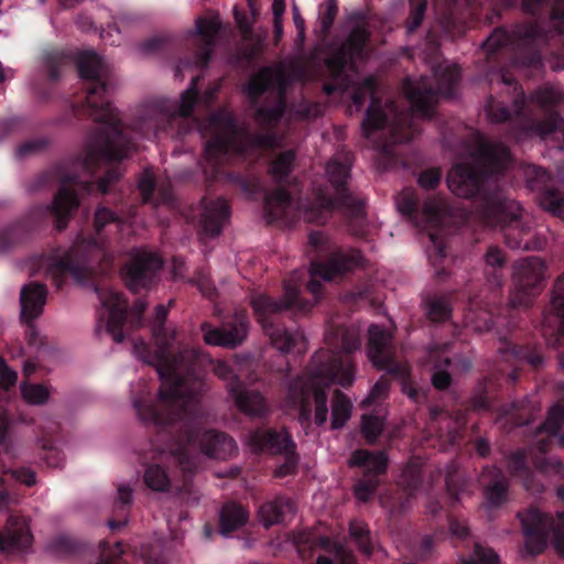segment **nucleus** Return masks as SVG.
Wrapping results in <instances>:
<instances>
[{"instance_id":"nucleus-22","label":"nucleus","mask_w":564,"mask_h":564,"mask_svg":"<svg viewBox=\"0 0 564 564\" xmlns=\"http://www.w3.org/2000/svg\"><path fill=\"white\" fill-rule=\"evenodd\" d=\"M521 172L528 187L539 193L541 207L564 220V198L553 192L547 172L529 163L521 165Z\"/></svg>"},{"instance_id":"nucleus-5","label":"nucleus","mask_w":564,"mask_h":564,"mask_svg":"<svg viewBox=\"0 0 564 564\" xmlns=\"http://www.w3.org/2000/svg\"><path fill=\"white\" fill-rule=\"evenodd\" d=\"M199 130L207 138L205 159L212 165L223 164L235 156H246L260 148L278 145L272 135L251 138L225 109L213 113L199 126Z\"/></svg>"},{"instance_id":"nucleus-1","label":"nucleus","mask_w":564,"mask_h":564,"mask_svg":"<svg viewBox=\"0 0 564 564\" xmlns=\"http://www.w3.org/2000/svg\"><path fill=\"white\" fill-rule=\"evenodd\" d=\"M166 316L167 308L158 305L152 322L154 351H150L142 339H132L134 356L155 368L161 386L154 394L149 382L139 379L131 384L130 401L138 421L156 430L197 417L198 398L205 389L203 378L196 371L204 358L183 346L176 329L164 325Z\"/></svg>"},{"instance_id":"nucleus-31","label":"nucleus","mask_w":564,"mask_h":564,"mask_svg":"<svg viewBox=\"0 0 564 564\" xmlns=\"http://www.w3.org/2000/svg\"><path fill=\"white\" fill-rule=\"evenodd\" d=\"M481 177L474 169L457 164L447 175V185L456 196L469 198L480 189Z\"/></svg>"},{"instance_id":"nucleus-20","label":"nucleus","mask_w":564,"mask_h":564,"mask_svg":"<svg viewBox=\"0 0 564 564\" xmlns=\"http://www.w3.org/2000/svg\"><path fill=\"white\" fill-rule=\"evenodd\" d=\"M248 444L254 451H269L272 453H284V463L275 469V476L283 477L294 471L297 465V457L293 453V441L284 430H258L249 434Z\"/></svg>"},{"instance_id":"nucleus-64","label":"nucleus","mask_w":564,"mask_h":564,"mask_svg":"<svg viewBox=\"0 0 564 564\" xmlns=\"http://www.w3.org/2000/svg\"><path fill=\"white\" fill-rule=\"evenodd\" d=\"M551 23L557 32H564V0H557L554 4Z\"/></svg>"},{"instance_id":"nucleus-33","label":"nucleus","mask_w":564,"mask_h":564,"mask_svg":"<svg viewBox=\"0 0 564 564\" xmlns=\"http://www.w3.org/2000/svg\"><path fill=\"white\" fill-rule=\"evenodd\" d=\"M349 464L365 469V477L375 478V476L384 473L387 468V457L383 452L370 453L368 451H356Z\"/></svg>"},{"instance_id":"nucleus-21","label":"nucleus","mask_w":564,"mask_h":564,"mask_svg":"<svg viewBox=\"0 0 564 564\" xmlns=\"http://www.w3.org/2000/svg\"><path fill=\"white\" fill-rule=\"evenodd\" d=\"M368 334L367 356L373 366L389 373L405 376L408 366L394 359L391 333L378 325H371Z\"/></svg>"},{"instance_id":"nucleus-55","label":"nucleus","mask_w":564,"mask_h":564,"mask_svg":"<svg viewBox=\"0 0 564 564\" xmlns=\"http://www.w3.org/2000/svg\"><path fill=\"white\" fill-rule=\"evenodd\" d=\"M416 206V197L412 189L402 191L397 197V207L403 215L411 216Z\"/></svg>"},{"instance_id":"nucleus-60","label":"nucleus","mask_w":564,"mask_h":564,"mask_svg":"<svg viewBox=\"0 0 564 564\" xmlns=\"http://www.w3.org/2000/svg\"><path fill=\"white\" fill-rule=\"evenodd\" d=\"M388 390H389L388 382L383 379L379 380L373 386V388L371 389V391L369 392L367 398L362 401V404L370 405V404L375 403L376 401H378L379 399L384 397L387 394Z\"/></svg>"},{"instance_id":"nucleus-9","label":"nucleus","mask_w":564,"mask_h":564,"mask_svg":"<svg viewBox=\"0 0 564 564\" xmlns=\"http://www.w3.org/2000/svg\"><path fill=\"white\" fill-rule=\"evenodd\" d=\"M459 69L455 64L444 62L434 68L437 87L433 88L427 78L408 79L404 93L412 105L415 116L427 117L432 113L438 95L451 96L459 79Z\"/></svg>"},{"instance_id":"nucleus-48","label":"nucleus","mask_w":564,"mask_h":564,"mask_svg":"<svg viewBox=\"0 0 564 564\" xmlns=\"http://www.w3.org/2000/svg\"><path fill=\"white\" fill-rule=\"evenodd\" d=\"M410 17L406 24L409 32H414L422 23L425 10L426 0H410Z\"/></svg>"},{"instance_id":"nucleus-61","label":"nucleus","mask_w":564,"mask_h":564,"mask_svg":"<svg viewBox=\"0 0 564 564\" xmlns=\"http://www.w3.org/2000/svg\"><path fill=\"white\" fill-rule=\"evenodd\" d=\"M6 473H10L17 481L25 486H33L36 482L35 473L30 468H19L7 470Z\"/></svg>"},{"instance_id":"nucleus-57","label":"nucleus","mask_w":564,"mask_h":564,"mask_svg":"<svg viewBox=\"0 0 564 564\" xmlns=\"http://www.w3.org/2000/svg\"><path fill=\"white\" fill-rule=\"evenodd\" d=\"M375 478L364 477L355 487V495L358 500L367 501L377 488Z\"/></svg>"},{"instance_id":"nucleus-2","label":"nucleus","mask_w":564,"mask_h":564,"mask_svg":"<svg viewBox=\"0 0 564 564\" xmlns=\"http://www.w3.org/2000/svg\"><path fill=\"white\" fill-rule=\"evenodd\" d=\"M77 67L80 78L89 83L86 87V110L99 123L98 132L89 138L84 158L54 166L36 175L29 185V191L35 192L53 181L61 183L62 187L50 206L58 229L66 227L73 212L79 206L78 197L69 185L89 192L95 164L101 158L121 160L129 151V141L121 133L118 116L110 101L116 85L110 65L95 52H83L77 58Z\"/></svg>"},{"instance_id":"nucleus-26","label":"nucleus","mask_w":564,"mask_h":564,"mask_svg":"<svg viewBox=\"0 0 564 564\" xmlns=\"http://www.w3.org/2000/svg\"><path fill=\"white\" fill-rule=\"evenodd\" d=\"M220 28L221 23L217 15H204L196 19L195 28L189 33L197 46L194 62L196 66H205L209 61Z\"/></svg>"},{"instance_id":"nucleus-43","label":"nucleus","mask_w":564,"mask_h":564,"mask_svg":"<svg viewBox=\"0 0 564 564\" xmlns=\"http://www.w3.org/2000/svg\"><path fill=\"white\" fill-rule=\"evenodd\" d=\"M350 536L357 542L359 549L365 554H370L373 550L372 543L369 538V530L361 521L354 520L349 524Z\"/></svg>"},{"instance_id":"nucleus-40","label":"nucleus","mask_w":564,"mask_h":564,"mask_svg":"<svg viewBox=\"0 0 564 564\" xmlns=\"http://www.w3.org/2000/svg\"><path fill=\"white\" fill-rule=\"evenodd\" d=\"M351 409L350 400L343 392L336 391L333 397L332 426L343 427L350 417Z\"/></svg>"},{"instance_id":"nucleus-52","label":"nucleus","mask_w":564,"mask_h":564,"mask_svg":"<svg viewBox=\"0 0 564 564\" xmlns=\"http://www.w3.org/2000/svg\"><path fill=\"white\" fill-rule=\"evenodd\" d=\"M430 246L426 249L429 259L433 265H436L444 257V241L443 238L436 232H430Z\"/></svg>"},{"instance_id":"nucleus-24","label":"nucleus","mask_w":564,"mask_h":564,"mask_svg":"<svg viewBox=\"0 0 564 564\" xmlns=\"http://www.w3.org/2000/svg\"><path fill=\"white\" fill-rule=\"evenodd\" d=\"M204 340L208 345L234 348L245 341L249 332L248 317L243 312H236L220 327L203 324Z\"/></svg>"},{"instance_id":"nucleus-27","label":"nucleus","mask_w":564,"mask_h":564,"mask_svg":"<svg viewBox=\"0 0 564 564\" xmlns=\"http://www.w3.org/2000/svg\"><path fill=\"white\" fill-rule=\"evenodd\" d=\"M29 519L20 514H10L4 532L0 534V551L8 553L25 552L32 545Z\"/></svg>"},{"instance_id":"nucleus-54","label":"nucleus","mask_w":564,"mask_h":564,"mask_svg":"<svg viewBox=\"0 0 564 564\" xmlns=\"http://www.w3.org/2000/svg\"><path fill=\"white\" fill-rule=\"evenodd\" d=\"M466 323L476 332H487L491 328L492 325L490 313H488L487 311L470 313L467 316Z\"/></svg>"},{"instance_id":"nucleus-15","label":"nucleus","mask_w":564,"mask_h":564,"mask_svg":"<svg viewBox=\"0 0 564 564\" xmlns=\"http://www.w3.org/2000/svg\"><path fill=\"white\" fill-rule=\"evenodd\" d=\"M351 154L348 151H338L326 165V176L330 183V189L319 191L316 194L317 210L305 212V219L311 223H324L325 214L335 206L345 203V184L349 177Z\"/></svg>"},{"instance_id":"nucleus-30","label":"nucleus","mask_w":564,"mask_h":564,"mask_svg":"<svg viewBox=\"0 0 564 564\" xmlns=\"http://www.w3.org/2000/svg\"><path fill=\"white\" fill-rule=\"evenodd\" d=\"M47 290L42 283L30 282L20 292V318L23 323L33 322L41 316L46 304Z\"/></svg>"},{"instance_id":"nucleus-3","label":"nucleus","mask_w":564,"mask_h":564,"mask_svg":"<svg viewBox=\"0 0 564 564\" xmlns=\"http://www.w3.org/2000/svg\"><path fill=\"white\" fill-rule=\"evenodd\" d=\"M346 40L335 47L326 59V67L335 84L325 85L326 94L336 89H352V101L357 109L364 105L367 95L371 104L362 122L365 137L373 143L383 155L392 154V145L411 140L414 134L413 122L409 113L399 112L394 102H387L384 108L375 99V79L371 76L359 78L356 62L365 55L369 30L367 21L360 15H351L345 22Z\"/></svg>"},{"instance_id":"nucleus-11","label":"nucleus","mask_w":564,"mask_h":564,"mask_svg":"<svg viewBox=\"0 0 564 564\" xmlns=\"http://www.w3.org/2000/svg\"><path fill=\"white\" fill-rule=\"evenodd\" d=\"M101 258H106L104 239L100 237L78 239L67 251L64 259L55 260L50 264L47 275L57 288L63 285L68 273L82 283L90 272L91 263Z\"/></svg>"},{"instance_id":"nucleus-41","label":"nucleus","mask_w":564,"mask_h":564,"mask_svg":"<svg viewBox=\"0 0 564 564\" xmlns=\"http://www.w3.org/2000/svg\"><path fill=\"white\" fill-rule=\"evenodd\" d=\"M507 490L508 485L503 477L495 479L487 487L485 507L491 509L501 506L507 499Z\"/></svg>"},{"instance_id":"nucleus-12","label":"nucleus","mask_w":564,"mask_h":564,"mask_svg":"<svg viewBox=\"0 0 564 564\" xmlns=\"http://www.w3.org/2000/svg\"><path fill=\"white\" fill-rule=\"evenodd\" d=\"M525 536V547L531 554L541 553L552 540L554 549L564 556V512L549 517L531 508L519 514Z\"/></svg>"},{"instance_id":"nucleus-13","label":"nucleus","mask_w":564,"mask_h":564,"mask_svg":"<svg viewBox=\"0 0 564 564\" xmlns=\"http://www.w3.org/2000/svg\"><path fill=\"white\" fill-rule=\"evenodd\" d=\"M290 82V65L285 63L276 67H264L251 78L247 86V94L253 102H256V99L261 94L268 90H272L275 95L274 105L272 107L257 108V119L261 123L272 124L281 118L284 111L282 93Z\"/></svg>"},{"instance_id":"nucleus-25","label":"nucleus","mask_w":564,"mask_h":564,"mask_svg":"<svg viewBox=\"0 0 564 564\" xmlns=\"http://www.w3.org/2000/svg\"><path fill=\"white\" fill-rule=\"evenodd\" d=\"M542 334L550 345H564V274L556 281L550 306L543 313Z\"/></svg>"},{"instance_id":"nucleus-53","label":"nucleus","mask_w":564,"mask_h":564,"mask_svg":"<svg viewBox=\"0 0 564 564\" xmlns=\"http://www.w3.org/2000/svg\"><path fill=\"white\" fill-rule=\"evenodd\" d=\"M115 225L116 227H121V221L119 218L108 208L99 207L95 213V228L98 235L102 228L107 225Z\"/></svg>"},{"instance_id":"nucleus-39","label":"nucleus","mask_w":564,"mask_h":564,"mask_svg":"<svg viewBox=\"0 0 564 564\" xmlns=\"http://www.w3.org/2000/svg\"><path fill=\"white\" fill-rule=\"evenodd\" d=\"M564 425V406L554 405L541 427V432H545L550 438H554L558 445H564V435L560 433Z\"/></svg>"},{"instance_id":"nucleus-14","label":"nucleus","mask_w":564,"mask_h":564,"mask_svg":"<svg viewBox=\"0 0 564 564\" xmlns=\"http://www.w3.org/2000/svg\"><path fill=\"white\" fill-rule=\"evenodd\" d=\"M214 373L226 382V388L236 405L247 415L260 416L268 410L267 402L257 390H248L243 387L241 379L248 382L258 380L252 372H247L242 364L235 362L231 367L223 360H217L213 368Z\"/></svg>"},{"instance_id":"nucleus-10","label":"nucleus","mask_w":564,"mask_h":564,"mask_svg":"<svg viewBox=\"0 0 564 564\" xmlns=\"http://www.w3.org/2000/svg\"><path fill=\"white\" fill-rule=\"evenodd\" d=\"M199 448L209 458L226 459L236 452L234 440L221 432L207 430L189 433L185 444L173 445L169 453L174 456L184 471H194L198 467L199 455L189 457Z\"/></svg>"},{"instance_id":"nucleus-18","label":"nucleus","mask_w":564,"mask_h":564,"mask_svg":"<svg viewBox=\"0 0 564 564\" xmlns=\"http://www.w3.org/2000/svg\"><path fill=\"white\" fill-rule=\"evenodd\" d=\"M545 279V263L538 257L518 261L512 270L510 304L513 307L528 305L542 289Z\"/></svg>"},{"instance_id":"nucleus-8","label":"nucleus","mask_w":564,"mask_h":564,"mask_svg":"<svg viewBox=\"0 0 564 564\" xmlns=\"http://www.w3.org/2000/svg\"><path fill=\"white\" fill-rule=\"evenodd\" d=\"M197 78L181 94L180 100L158 97L145 101L135 109L131 129L144 137L156 135L166 123L176 117H187L197 104Z\"/></svg>"},{"instance_id":"nucleus-4","label":"nucleus","mask_w":564,"mask_h":564,"mask_svg":"<svg viewBox=\"0 0 564 564\" xmlns=\"http://www.w3.org/2000/svg\"><path fill=\"white\" fill-rule=\"evenodd\" d=\"M325 345L312 357L307 376L289 387L288 398L299 410L302 425L310 422L313 410L315 424H325L329 387L348 388L356 379L357 369L348 354L360 348L359 330L354 326H332L326 333Z\"/></svg>"},{"instance_id":"nucleus-50","label":"nucleus","mask_w":564,"mask_h":564,"mask_svg":"<svg viewBox=\"0 0 564 564\" xmlns=\"http://www.w3.org/2000/svg\"><path fill=\"white\" fill-rule=\"evenodd\" d=\"M451 308L446 299L431 300L427 305V314L432 321H444L449 316Z\"/></svg>"},{"instance_id":"nucleus-45","label":"nucleus","mask_w":564,"mask_h":564,"mask_svg":"<svg viewBox=\"0 0 564 564\" xmlns=\"http://www.w3.org/2000/svg\"><path fill=\"white\" fill-rule=\"evenodd\" d=\"M487 119L492 123H499L510 118V112L506 108L505 102L495 98H489L485 105Z\"/></svg>"},{"instance_id":"nucleus-37","label":"nucleus","mask_w":564,"mask_h":564,"mask_svg":"<svg viewBox=\"0 0 564 564\" xmlns=\"http://www.w3.org/2000/svg\"><path fill=\"white\" fill-rule=\"evenodd\" d=\"M429 362L434 364V373L432 376L433 386L440 390L445 389L451 383L449 373L442 368V364L451 366V359L444 352H438L436 348L427 351Z\"/></svg>"},{"instance_id":"nucleus-34","label":"nucleus","mask_w":564,"mask_h":564,"mask_svg":"<svg viewBox=\"0 0 564 564\" xmlns=\"http://www.w3.org/2000/svg\"><path fill=\"white\" fill-rule=\"evenodd\" d=\"M292 209L293 204L283 189H275L265 197L264 213L270 223L286 219Z\"/></svg>"},{"instance_id":"nucleus-44","label":"nucleus","mask_w":564,"mask_h":564,"mask_svg":"<svg viewBox=\"0 0 564 564\" xmlns=\"http://www.w3.org/2000/svg\"><path fill=\"white\" fill-rule=\"evenodd\" d=\"M294 161L293 151L281 153L272 163L271 174L276 181H282L292 170Z\"/></svg>"},{"instance_id":"nucleus-6","label":"nucleus","mask_w":564,"mask_h":564,"mask_svg":"<svg viewBox=\"0 0 564 564\" xmlns=\"http://www.w3.org/2000/svg\"><path fill=\"white\" fill-rule=\"evenodd\" d=\"M296 288L288 282L281 302L265 294H257L251 299V305L264 334L269 337L273 347L283 354H301L307 348V340L302 329L286 328L273 321V317L284 310H294L302 314L312 310V303L296 302Z\"/></svg>"},{"instance_id":"nucleus-51","label":"nucleus","mask_w":564,"mask_h":564,"mask_svg":"<svg viewBox=\"0 0 564 564\" xmlns=\"http://www.w3.org/2000/svg\"><path fill=\"white\" fill-rule=\"evenodd\" d=\"M338 7L336 0H326L319 9V20L324 32H327L337 15Z\"/></svg>"},{"instance_id":"nucleus-58","label":"nucleus","mask_w":564,"mask_h":564,"mask_svg":"<svg viewBox=\"0 0 564 564\" xmlns=\"http://www.w3.org/2000/svg\"><path fill=\"white\" fill-rule=\"evenodd\" d=\"M509 40V36L507 34L506 31L503 30H496L495 32H492L488 39L484 42V48L488 52V53H494L496 52L499 47L503 46L505 44H507Z\"/></svg>"},{"instance_id":"nucleus-35","label":"nucleus","mask_w":564,"mask_h":564,"mask_svg":"<svg viewBox=\"0 0 564 564\" xmlns=\"http://www.w3.org/2000/svg\"><path fill=\"white\" fill-rule=\"evenodd\" d=\"M248 512L239 505L227 503L220 511V533L228 535L242 528L248 521Z\"/></svg>"},{"instance_id":"nucleus-49","label":"nucleus","mask_w":564,"mask_h":564,"mask_svg":"<svg viewBox=\"0 0 564 564\" xmlns=\"http://www.w3.org/2000/svg\"><path fill=\"white\" fill-rule=\"evenodd\" d=\"M499 564L497 554L491 549H486L479 544L475 545L473 557L468 561H462L460 564Z\"/></svg>"},{"instance_id":"nucleus-16","label":"nucleus","mask_w":564,"mask_h":564,"mask_svg":"<svg viewBox=\"0 0 564 564\" xmlns=\"http://www.w3.org/2000/svg\"><path fill=\"white\" fill-rule=\"evenodd\" d=\"M501 83L512 89L513 91V111L519 121L520 128L514 132V138L522 140L530 135H538L544 141H553L558 150L563 149V131L564 121L556 115H551L546 121L541 124L534 126L533 121L525 110L527 100L522 91H518V85L512 77L506 74H499Z\"/></svg>"},{"instance_id":"nucleus-56","label":"nucleus","mask_w":564,"mask_h":564,"mask_svg":"<svg viewBox=\"0 0 564 564\" xmlns=\"http://www.w3.org/2000/svg\"><path fill=\"white\" fill-rule=\"evenodd\" d=\"M442 171L437 167H431L419 175V184L425 189L434 188L442 178Z\"/></svg>"},{"instance_id":"nucleus-42","label":"nucleus","mask_w":564,"mask_h":564,"mask_svg":"<svg viewBox=\"0 0 564 564\" xmlns=\"http://www.w3.org/2000/svg\"><path fill=\"white\" fill-rule=\"evenodd\" d=\"M22 398L25 402L32 405L44 404L51 394L48 387L39 383H26L21 384Z\"/></svg>"},{"instance_id":"nucleus-7","label":"nucleus","mask_w":564,"mask_h":564,"mask_svg":"<svg viewBox=\"0 0 564 564\" xmlns=\"http://www.w3.org/2000/svg\"><path fill=\"white\" fill-rule=\"evenodd\" d=\"M478 217L488 226H506V242L512 249L538 250L546 243L544 235L536 230L533 218L523 213L514 200L500 196L488 198Z\"/></svg>"},{"instance_id":"nucleus-28","label":"nucleus","mask_w":564,"mask_h":564,"mask_svg":"<svg viewBox=\"0 0 564 564\" xmlns=\"http://www.w3.org/2000/svg\"><path fill=\"white\" fill-rule=\"evenodd\" d=\"M475 161L488 173H496L507 167L510 162L509 150L501 143L492 142L477 134L471 152Z\"/></svg>"},{"instance_id":"nucleus-29","label":"nucleus","mask_w":564,"mask_h":564,"mask_svg":"<svg viewBox=\"0 0 564 564\" xmlns=\"http://www.w3.org/2000/svg\"><path fill=\"white\" fill-rule=\"evenodd\" d=\"M228 216L229 209L223 198L204 199L196 215L199 228L205 237L219 235Z\"/></svg>"},{"instance_id":"nucleus-46","label":"nucleus","mask_w":564,"mask_h":564,"mask_svg":"<svg viewBox=\"0 0 564 564\" xmlns=\"http://www.w3.org/2000/svg\"><path fill=\"white\" fill-rule=\"evenodd\" d=\"M383 427V416L362 415L361 431L368 442H375Z\"/></svg>"},{"instance_id":"nucleus-36","label":"nucleus","mask_w":564,"mask_h":564,"mask_svg":"<svg viewBox=\"0 0 564 564\" xmlns=\"http://www.w3.org/2000/svg\"><path fill=\"white\" fill-rule=\"evenodd\" d=\"M422 214L427 227H442L448 216V208L443 198L434 197L425 202Z\"/></svg>"},{"instance_id":"nucleus-17","label":"nucleus","mask_w":564,"mask_h":564,"mask_svg":"<svg viewBox=\"0 0 564 564\" xmlns=\"http://www.w3.org/2000/svg\"><path fill=\"white\" fill-rule=\"evenodd\" d=\"M361 263V256L354 249L337 250L329 254L328 259L324 262H312L310 273L311 281L308 282L307 289L315 296V301L312 302V307L317 302L318 293L321 290V283L317 278L324 281H335L341 278L344 274L350 272ZM302 280V273L294 271L292 275L284 282V285L290 282L296 288L299 293V285ZM296 302H304L297 295ZM311 303V301H307Z\"/></svg>"},{"instance_id":"nucleus-63","label":"nucleus","mask_w":564,"mask_h":564,"mask_svg":"<svg viewBox=\"0 0 564 564\" xmlns=\"http://www.w3.org/2000/svg\"><path fill=\"white\" fill-rule=\"evenodd\" d=\"M17 372L10 369L4 360L0 358V387L9 389L17 381Z\"/></svg>"},{"instance_id":"nucleus-59","label":"nucleus","mask_w":564,"mask_h":564,"mask_svg":"<svg viewBox=\"0 0 564 564\" xmlns=\"http://www.w3.org/2000/svg\"><path fill=\"white\" fill-rule=\"evenodd\" d=\"M329 238L322 231H312L308 236V245L317 252L329 250Z\"/></svg>"},{"instance_id":"nucleus-19","label":"nucleus","mask_w":564,"mask_h":564,"mask_svg":"<svg viewBox=\"0 0 564 564\" xmlns=\"http://www.w3.org/2000/svg\"><path fill=\"white\" fill-rule=\"evenodd\" d=\"M101 307L98 313L96 333L109 335L112 340L121 343L128 332L126 322L127 303L120 293L107 289L99 292Z\"/></svg>"},{"instance_id":"nucleus-62","label":"nucleus","mask_w":564,"mask_h":564,"mask_svg":"<svg viewBox=\"0 0 564 564\" xmlns=\"http://www.w3.org/2000/svg\"><path fill=\"white\" fill-rule=\"evenodd\" d=\"M45 147V142L42 140H31L22 143L18 147L15 154L18 158H25L31 155Z\"/></svg>"},{"instance_id":"nucleus-32","label":"nucleus","mask_w":564,"mask_h":564,"mask_svg":"<svg viewBox=\"0 0 564 564\" xmlns=\"http://www.w3.org/2000/svg\"><path fill=\"white\" fill-rule=\"evenodd\" d=\"M295 506L289 498L279 497L260 506L259 521L264 527H271L291 519L295 513Z\"/></svg>"},{"instance_id":"nucleus-38","label":"nucleus","mask_w":564,"mask_h":564,"mask_svg":"<svg viewBox=\"0 0 564 564\" xmlns=\"http://www.w3.org/2000/svg\"><path fill=\"white\" fill-rule=\"evenodd\" d=\"M143 481L149 489L156 492L169 491L172 484L167 471L159 464H151L145 468Z\"/></svg>"},{"instance_id":"nucleus-47","label":"nucleus","mask_w":564,"mask_h":564,"mask_svg":"<svg viewBox=\"0 0 564 564\" xmlns=\"http://www.w3.org/2000/svg\"><path fill=\"white\" fill-rule=\"evenodd\" d=\"M533 99L542 108H547L561 101L562 93L553 86H545L536 91Z\"/></svg>"},{"instance_id":"nucleus-23","label":"nucleus","mask_w":564,"mask_h":564,"mask_svg":"<svg viewBox=\"0 0 564 564\" xmlns=\"http://www.w3.org/2000/svg\"><path fill=\"white\" fill-rule=\"evenodd\" d=\"M161 268L162 260L156 253L134 250L131 261L124 267L122 273L128 288L138 292L152 283Z\"/></svg>"}]
</instances>
